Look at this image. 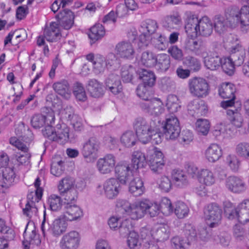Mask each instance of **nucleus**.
Listing matches in <instances>:
<instances>
[{
  "mask_svg": "<svg viewBox=\"0 0 249 249\" xmlns=\"http://www.w3.org/2000/svg\"><path fill=\"white\" fill-rule=\"evenodd\" d=\"M178 142L183 146L189 145L193 140V133L189 130H183L178 137Z\"/></svg>",
  "mask_w": 249,
  "mask_h": 249,
  "instance_id": "obj_59",
  "label": "nucleus"
},
{
  "mask_svg": "<svg viewBox=\"0 0 249 249\" xmlns=\"http://www.w3.org/2000/svg\"><path fill=\"white\" fill-rule=\"evenodd\" d=\"M147 163L153 172L160 173L165 164L162 152L157 148H154L152 151L149 152V154L147 155Z\"/></svg>",
  "mask_w": 249,
  "mask_h": 249,
  "instance_id": "obj_15",
  "label": "nucleus"
},
{
  "mask_svg": "<svg viewBox=\"0 0 249 249\" xmlns=\"http://www.w3.org/2000/svg\"><path fill=\"white\" fill-rule=\"evenodd\" d=\"M57 140L55 141L63 144L67 142L69 138V129L65 124H57Z\"/></svg>",
  "mask_w": 249,
  "mask_h": 249,
  "instance_id": "obj_44",
  "label": "nucleus"
},
{
  "mask_svg": "<svg viewBox=\"0 0 249 249\" xmlns=\"http://www.w3.org/2000/svg\"><path fill=\"white\" fill-rule=\"evenodd\" d=\"M171 59L170 56L166 53H160L157 55L156 62L154 67L159 72H164L170 67Z\"/></svg>",
  "mask_w": 249,
  "mask_h": 249,
  "instance_id": "obj_31",
  "label": "nucleus"
},
{
  "mask_svg": "<svg viewBox=\"0 0 249 249\" xmlns=\"http://www.w3.org/2000/svg\"><path fill=\"white\" fill-rule=\"evenodd\" d=\"M234 219L240 223H245L249 221V209H235Z\"/></svg>",
  "mask_w": 249,
  "mask_h": 249,
  "instance_id": "obj_64",
  "label": "nucleus"
},
{
  "mask_svg": "<svg viewBox=\"0 0 249 249\" xmlns=\"http://www.w3.org/2000/svg\"><path fill=\"white\" fill-rule=\"evenodd\" d=\"M121 183L128 184L129 191L135 196H139L142 195L144 192V187L142 179L139 177L134 178L133 173H132V178L128 179L125 183L119 180Z\"/></svg>",
  "mask_w": 249,
  "mask_h": 249,
  "instance_id": "obj_21",
  "label": "nucleus"
},
{
  "mask_svg": "<svg viewBox=\"0 0 249 249\" xmlns=\"http://www.w3.org/2000/svg\"><path fill=\"white\" fill-rule=\"evenodd\" d=\"M117 54L121 57L131 59L134 57L135 51L129 42L122 41L118 43L115 48Z\"/></svg>",
  "mask_w": 249,
  "mask_h": 249,
  "instance_id": "obj_24",
  "label": "nucleus"
},
{
  "mask_svg": "<svg viewBox=\"0 0 249 249\" xmlns=\"http://www.w3.org/2000/svg\"><path fill=\"white\" fill-rule=\"evenodd\" d=\"M132 163L118 164L116 167L115 173L119 180L125 183L132 178V173L140 168L144 167L147 163V157L141 151H134L132 156Z\"/></svg>",
  "mask_w": 249,
  "mask_h": 249,
  "instance_id": "obj_3",
  "label": "nucleus"
},
{
  "mask_svg": "<svg viewBox=\"0 0 249 249\" xmlns=\"http://www.w3.org/2000/svg\"><path fill=\"white\" fill-rule=\"evenodd\" d=\"M220 66L226 73L230 75L233 73L235 67L236 66L230 56L228 57L222 58Z\"/></svg>",
  "mask_w": 249,
  "mask_h": 249,
  "instance_id": "obj_56",
  "label": "nucleus"
},
{
  "mask_svg": "<svg viewBox=\"0 0 249 249\" xmlns=\"http://www.w3.org/2000/svg\"><path fill=\"white\" fill-rule=\"evenodd\" d=\"M235 86L231 83H223L219 87V95L224 99H235Z\"/></svg>",
  "mask_w": 249,
  "mask_h": 249,
  "instance_id": "obj_34",
  "label": "nucleus"
},
{
  "mask_svg": "<svg viewBox=\"0 0 249 249\" xmlns=\"http://www.w3.org/2000/svg\"><path fill=\"white\" fill-rule=\"evenodd\" d=\"M136 73L135 69L131 66H124L121 69V75L123 81L130 83Z\"/></svg>",
  "mask_w": 249,
  "mask_h": 249,
  "instance_id": "obj_49",
  "label": "nucleus"
},
{
  "mask_svg": "<svg viewBox=\"0 0 249 249\" xmlns=\"http://www.w3.org/2000/svg\"><path fill=\"white\" fill-rule=\"evenodd\" d=\"M73 0H61L60 1L63 10L61 11L56 16L60 25L65 30L71 29L74 23V14L73 12L69 9H65L67 6L71 5Z\"/></svg>",
  "mask_w": 249,
  "mask_h": 249,
  "instance_id": "obj_14",
  "label": "nucleus"
},
{
  "mask_svg": "<svg viewBox=\"0 0 249 249\" xmlns=\"http://www.w3.org/2000/svg\"><path fill=\"white\" fill-rule=\"evenodd\" d=\"M100 142L95 137H91L82 143L81 153L87 162H93L97 158Z\"/></svg>",
  "mask_w": 249,
  "mask_h": 249,
  "instance_id": "obj_10",
  "label": "nucleus"
},
{
  "mask_svg": "<svg viewBox=\"0 0 249 249\" xmlns=\"http://www.w3.org/2000/svg\"><path fill=\"white\" fill-rule=\"evenodd\" d=\"M171 177L174 185L178 188H183L189 185L188 177L185 172L182 170H173Z\"/></svg>",
  "mask_w": 249,
  "mask_h": 249,
  "instance_id": "obj_25",
  "label": "nucleus"
},
{
  "mask_svg": "<svg viewBox=\"0 0 249 249\" xmlns=\"http://www.w3.org/2000/svg\"><path fill=\"white\" fill-rule=\"evenodd\" d=\"M42 191L40 188H36V193H31L27 196V202L25 207L23 209V213L28 217H31L33 213H36L37 209L36 206V202H38L41 199Z\"/></svg>",
  "mask_w": 249,
  "mask_h": 249,
  "instance_id": "obj_19",
  "label": "nucleus"
},
{
  "mask_svg": "<svg viewBox=\"0 0 249 249\" xmlns=\"http://www.w3.org/2000/svg\"><path fill=\"white\" fill-rule=\"evenodd\" d=\"M170 229L167 225H160L156 229L152 231L151 236L157 241H163L169 238Z\"/></svg>",
  "mask_w": 249,
  "mask_h": 249,
  "instance_id": "obj_33",
  "label": "nucleus"
},
{
  "mask_svg": "<svg viewBox=\"0 0 249 249\" xmlns=\"http://www.w3.org/2000/svg\"><path fill=\"white\" fill-rule=\"evenodd\" d=\"M80 242L79 233L75 231L64 234L59 242L61 249H77Z\"/></svg>",
  "mask_w": 249,
  "mask_h": 249,
  "instance_id": "obj_17",
  "label": "nucleus"
},
{
  "mask_svg": "<svg viewBox=\"0 0 249 249\" xmlns=\"http://www.w3.org/2000/svg\"><path fill=\"white\" fill-rule=\"evenodd\" d=\"M183 48L188 52L199 56L207 54V46L204 41L196 37L188 36L183 44Z\"/></svg>",
  "mask_w": 249,
  "mask_h": 249,
  "instance_id": "obj_11",
  "label": "nucleus"
},
{
  "mask_svg": "<svg viewBox=\"0 0 249 249\" xmlns=\"http://www.w3.org/2000/svg\"><path fill=\"white\" fill-rule=\"evenodd\" d=\"M67 225L65 220L61 218L55 219L50 226L47 217L46 210L44 211L43 220L41 223V229L44 236L50 232L55 236L60 235L67 229Z\"/></svg>",
  "mask_w": 249,
  "mask_h": 249,
  "instance_id": "obj_9",
  "label": "nucleus"
},
{
  "mask_svg": "<svg viewBox=\"0 0 249 249\" xmlns=\"http://www.w3.org/2000/svg\"><path fill=\"white\" fill-rule=\"evenodd\" d=\"M93 66L96 73L103 72L106 69H107L105 57L100 54L96 55Z\"/></svg>",
  "mask_w": 249,
  "mask_h": 249,
  "instance_id": "obj_55",
  "label": "nucleus"
},
{
  "mask_svg": "<svg viewBox=\"0 0 249 249\" xmlns=\"http://www.w3.org/2000/svg\"><path fill=\"white\" fill-rule=\"evenodd\" d=\"M116 205L121 208L125 213L134 220H138L148 214L151 217H154L159 214V204L148 199L137 201L133 203L124 199H118Z\"/></svg>",
  "mask_w": 249,
  "mask_h": 249,
  "instance_id": "obj_2",
  "label": "nucleus"
},
{
  "mask_svg": "<svg viewBox=\"0 0 249 249\" xmlns=\"http://www.w3.org/2000/svg\"><path fill=\"white\" fill-rule=\"evenodd\" d=\"M197 131L203 135H206L210 129V123L206 119H200L197 120L196 124Z\"/></svg>",
  "mask_w": 249,
  "mask_h": 249,
  "instance_id": "obj_61",
  "label": "nucleus"
},
{
  "mask_svg": "<svg viewBox=\"0 0 249 249\" xmlns=\"http://www.w3.org/2000/svg\"><path fill=\"white\" fill-rule=\"evenodd\" d=\"M158 28L156 20L147 19L142 21L139 28L141 35L138 43L140 48L147 47L152 40V35L154 34Z\"/></svg>",
  "mask_w": 249,
  "mask_h": 249,
  "instance_id": "obj_6",
  "label": "nucleus"
},
{
  "mask_svg": "<svg viewBox=\"0 0 249 249\" xmlns=\"http://www.w3.org/2000/svg\"><path fill=\"white\" fill-rule=\"evenodd\" d=\"M59 25H60L59 22L58 23L52 22L50 26L44 30L43 35L39 36L37 37L36 44L39 47H44L43 53L45 55H48L49 52L48 46L45 43V39L50 42H55L61 37Z\"/></svg>",
  "mask_w": 249,
  "mask_h": 249,
  "instance_id": "obj_5",
  "label": "nucleus"
},
{
  "mask_svg": "<svg viewBox=\"0 0 249 249\" xmlns=\"http://www.w3.org/2000/svg\"><path fill=\"white\" fill-rule=\"evenodd\" d=\"M199 20L197 18H189L185 26V30L188 36L196 37L198 36V28Z\"/></svg>",
  "mask_w": 249,
  "mask_h": 249,
  "instance_id": "obj_37",
  "label": "nucleus"
},
{
  "mask_svg": "<svg viewBox=\"0 0 249 249\" xmlns=\"http://www.w3.org/2000/svg\"><path fill=\"white\" fill-rule=\"evenodd\" d=\"M116 158L113 154H107L99 158L96 162V167L99 172L103 175L110 174L115 168Z\"/></svg>",
  "mask_w": 249,
  "mask_h": 249,
  "instance_id": "obj_18",
  "label": "nucleus"
},
{
  "mask_svg": "<svg viewBox=\"0 0 249 249\" xmlns=\"http://www.w3.org/2000/svg\"><path fill=\"white\" fill-rule=\"evenodd\" d=\"M63 206V217L67 220H76L83 215V211L75 203H64Z\"/></svg>",
  "mask_w": 249,
  "mask_h": 249,
  "instance_id": "obj_20",
  "label": "nucleus"
},
{
  "mask_svg": "<svg viewBox=\"0 0 249 249\" xmlns=\"http://www.w3.org/2000/svg\"><path fill=\"white\" fill-rule=\"evenodd\" d=\"M48 203L52 211H57L62 207V200L61 197L56 195H51L48 199Z\"/></svg>",
  "mask_w": 249,
  "mask_h": 249,
  "instance_id": "obj_58",
  "label": "nucleus"
},
{
  "mask_svg": "<svg viewBox=\"0 0 249 249\" xmlns=\"http://www.w3.org/2000/svg\"><path fill=\"white\" fill-rule=\"evenodd\" d=\"M64 170V162L61 160H57L56 158H53L51 168V174L56 177H59Z\"/></svg>",
  "mask_w": 249,
  "mask_h": 249,
  "instance_id": "obj_50",
  "label": "nucleus"
},
{
  "mask_svg": "<svg viewBox=\"0 0 249 249\" xmlns=\"http://www.w3.org/2000/svg\"><path fill=\"white\" fill-rule=\"evenodd\" d=\"M163 128L166 139L175 140L178 138L180 133L179 122L178 118L174 115L167 116Z\"/></svg>",
  "mask_w": 249,
  "mask_h": 249,
  "instance_id": "obj_16",
  "label": "nucleus"
},
{
  "mask_svg": "<svg viewBox=\"0 0 249 249\" xmlns=\"http://www.w3.org/2000/svg\"><path fill=\"white\" fill-rule=\"evenodd\" d=\"M157 55L151 51L143 52L141 55V63L147 67H154L156 62Z\"/></svg>",
  "mask_w": 249,
  "mask_h": 249,
  "instance_id": "obj_41",
  "label": "nucleus"
},
{
  "mask_svg": "<svg viewBox=\"0 0 249 249\" xmlns=\"http://www.w3.org/2000/svg\"><path fill=\"white\" fill-rule=\"evenodd\" d=\"M117 177V179L114 178L107 179L102 185H98L97 187V192L108 199H113L117 197L121 190V182Z\"/></svg>",
  "mask_w": 249,
  "mask_h": 249,
  "instance_id": "obj_8",
  "label": "nucleus"
},
{
  "mask_svg": "<svg viewBox=\"0 0 249 249\" xmlns=\"http://www.w3.org/2000/svg\"><path fill=\"white\" fill-rule=\"evenodd\" d=\"M153 42L155 44L156 47L160 50H165L168 42L166 37L161 34H158L156 37H154Z\"/></svg>",
  "mask_w": 249,
  "mask_h": 249,
  "instance_id": "obj_62",
  "label": "nucleus"
},
{
  "mask_svg": "<svg viewBox=\"0 0 249 249\" xmlns=\"http://www.w3.org/2000/svg\"><path fill=\"white\" fill-rule=\"evenodd\" d=\"M160 121L158 125H156L149 135L150 139L148 140V142H151L153 143L158 144L161 142L163 135L160 131Z\"/></svg>",
  "mask_w": 249,
  "mask_h": 249,
  "instance_id": "obj_53",
  "label": "nucleus"
},
{
  "mask_svg": "<svg viewBox=\"0 0 249 249\" xmlns=\"http://www.w3.org/2000/svg\"><path fill=\"white\" fill-rule=\"evenodd\" d=\"M160 86L163 92H169L175 89L176 84L170 77H165L161 79Z\"/></svg>",
  "mask_w": 249,
  "mask_h": 249,
  "instance_id": "obj_57",
  "label": "nucleus"
},
{
  "mask_svg": "<svg viewBox=\"0 0 249 249\" xmlns=\"http://www.w3.org/2000/svg\"><path fill=\"white\" fill-rule=\"evenodd\" d=\"M159 119L147 120L143 117L136 118L134 122L133 126L137 136L142 143L148 142L150 134L156 125H158Z\"/></svg>",
  "mask_w": 249,
  "mask_h": 249,
  "instance_id": "obj_4",
  "label": "nucleus"
},
{
  "mask_svg": "<svg viewBox=\"0 0 249 249\" xmlns=\"http://www.w3.org/2000/svg\"><path fill=\"white\" fill-rule=\"evenodd\" d=\"M54 91L64 98L68 99L70 98L71 91L70 85L67 80H63L54 83L53 85Z\"/></svg>",
  "mask_w": 249,
  "mask_h": 249,
  "instance_id": "obj_32",
  "label": "nucleus"
},
{
  "mask_svg": "<svg viewBox=\"0 0 249 249\" xmlns=\"http://www.w3.org/2000/svg\"><path fill=\"white\" fill-rule=\"evenodd\" d=\"M137 136L132 131H127L124 132L120 137V142L124 146L131 147L135 145Z\"/></svg>",
  "mask_w": 249,
  "mask_h": 249,
  "instance_id": "obj_38",
  "label": "nucleus"
},
{
  "mask_svg": "<svg viewBox=\"0 0 249 249\" xmlns=\"http://www.w3.org/2000/svg\"><path fill=\"white\" fill-rule=\"evenodd\" d=\"M241 109H228L227 114L231 123L237 128H240L243 124V117L240 112Z\"/></svg>",
  "mask_w": 249,
  "mask_h": 249,
  "instance_id": "obj_35",
  "label": "nucleus"
},
{
  "mask_svg": "<svg viewBox=\"0 0 249 249\" xmlns=\"http://www.w3.org/2000/svg\"><path fill=\"white\" fill-rule=\"evenodd\" d=\"M221 147L216 143L211 144L206 150L205 156L206 159L211 162L218 160L222 156Z\"/></svg>",
  "mask_w": 249,
  "mask_h": 249,
  "instance_id": "obj_28",
  "label": "nucleus"
},
{
  "mask_svg": "<svg viewBox=\"0 0 249 249\" xmlns=\"http://www.w3.org/2000/svg\"><path fill=\"white\" fill-rule=\"evenodd\" d=\"M225 185L229 190L234 193H240L246 189L245 183L241 178L234 176L228 177Z\"/></svg>",
  "mask_w": 249,
  "mask_h": 249,
  "instance_id": "obj_23",
  "label": "nucleus"
},
{
  "mask_svg": "<svg viewBox=\"0 0 249 249\" xmlns=\"http://www.w3.org/2000/svg\"><path fill=\"white\" fill-rule=\"evenodd\" d=\"M213 23L208 17L204 16L199 20L198 36H210L213 33Z\"/></svg>",
  "mask_w": 249,
  "mask_h": 249,
  "instance_id": "obj_30",
  "label": "nucleus"
},
{
  "mask_svg": "<svg viewBox=\"0 0 249 249\" xmlns=\"http://www.w3.org/2000/svg\"><path fill=\"white\" fill-rule=\"evenodd\" d=\"M88 89L91 96L95 98L100 97L104 94L102 85L96 80L89 82Z\"/></svg>",
  "mask_w": 249,
  "mask_h": 249,
  "instance_id": "obj_40",
  "label": "nucleus"
},
{
  "mask_svg": "<svg viewBox=\"0 0 249 249\" xmlns=\"http://www.w3.org/2000/svg\"><path fill=\"white\" fill-rule=\"evenodd\" d=\"M231 57L236 66H241L246 57V51L241 44L238 43L231 49Z\"/></svg>",
  "mask_w": 249,
  "mask_h": 249,
  "instance_id": "obj_26",
  "label": "nucleus"
},
{
  "mask_svg": "<svg viewBox=\"0 0 249 249\" xmlns=\"http://www.w3.org/2000/svg\"><path fill=\"white\" fill-rule=\"evenodd\" d=\"M235 152L239 156L249 159V143L247 142L239 143L236 146Z\"/></svg>",
  "mask_w": 249,
  "mask_h": 249,
  "instance_id": "obj_60",
  "label": "nucleus"
},
{
  "mask_svg": "<svg viewBox=\"0 0 249 249\" xmlns=\"http://www.w3.org/2000/svg\"><path fill=\"white\" fill-rule=\"evenodd\" d=\"M139 106L143 112L154 117L160 116L165 111L163 103L159 98L155 97L149 101H142L140 103Z\"/></svg>",
  "mask_w": 249,
  "mask_h": 249,
  "instance_id": "obj_13",
  "label": "nucleus"
},
{
  "mask_svg": "<svg viewBox=\"0 0 249 249\" xmlns=\"http://www.w3.org/2000/svg\"><path fill=\"white\" fill-rule=\"evenodd\" d=\"M127 244L131 249H139L141 246V242L139 235L136 232H130L127 237Z\"/></svg>",
  "mask_w": 249,
  "mask_h": 249,
  "instance_id": "obj_52",
  "label": "nucleus"
},
{
  "mask_svg": "<svg viewBox=\"0 0 249 249\" xmlns=\"http://www.w3.org/2000/svg\"><path fill=\"white\" fill-rule=\"evenodd\" d=\"M188 88L192 96L199 98H205L210 93V86L207 81L199 77L190 78L188 82Z\"/></svg>",
  "mask_w": 249,
  "mask_h": 249,
  "instance_id": "obj_7",
  "label": "nucleus"
},
{
  "mask_svg": "<svg viewBox=\"0 0 249 249\" xmlns=\"http://www.w3.org/2000/svg\"><path fill=\"white\" fill-rule=\"evenodd\" d=\"M166 106L170 112H177L181 107L178 96L174 94L169 95L167 97Z\"/></svg>",
  "mask_w": 249,
  "mask_h": 249,
  "instance_id": "obj_45",
  "label": "nucleus"
},
{
  "mask_svg": "<svg viewBox=\"0 0 249 249\" xmlns=\"http://www.w3.org/2000/svg\"><path fill=\"white\" fill-rule=\"evenodd\" d=\"M58 189L60 194L65 193L71 189H75L73 179L70 177L62 178L59 181Z\"/></svg>",
  "mask_w": 249,
  "mask_h": 249,
  "instance_id": "obj_48",
  "label": "nucleus"
},
{
  "mask_svg": "<svg viewBox=\"0 0 249 249\" xmlns=\"http://www.w3.org/2000/svg\"><path fill=\"white\" fill-rule=\"evenodd\" d=\"M246 8L242 9L241 17L240 16L239 8L236 6L227 8L225 11L224 16L218 15L213 18L214 28L216 32L221 34L225 32L228 27L235 28L240 24L241 30L249 28V15Z\"/></svg>",
  "mask_w": 249,
  "mask_h": 249,
  "instance_id": "obj_1",
  "label": "nucleus"
},
{
  "mask_svg": "<svg viewBox=\"0 0 249 249\" xmlns=\"http://www.w3.org/2000/svg\"><path fill=\"white\" fill-rule=\"evenodd\" d=\"M197 180L202 185L211 186L215 183L216 177L210 169H201L199 171Z\"/></svg>",
  "mask_w": 249,
  "mask_h": 249,
  "instance_id": "obj_29",
  "label": "nucleus"
},
{
  "mask_svg": "<svg viewBox=\"0 0 249 249\" xmlns=\"http://www.w3.org/2000/svg\"><path fill=\"white\" fill-rule=\"evenodd\" d=\"M159 206L160 211L165 215H169L173 213L174 206H172L171 200L167 197L162 198Z\"/></svg>",
  "mask_w": 249,
  "mask_h": 249,
  "instance_id": "obj_54",
  "label": "nucleus"
},
{
  "mask_svg": "<svg viewBox=\"0 0 249 249\" xmlns=\"http://www.w3.org/2000/svg\"><path fill=\"white\" fill-rule=\"evenodd\" d=\"M185 238L189 242L190 245L192 243L197 239V234L195 227L191 224L187 223L184 227Z\"/></svg>",
  "mask_w": 249,
  "mask_h": 249,
  "instance_id": "obj_46",
  "label": "nucleus"
},
{
  "mask_svg": "<svg viewBox=\"0 0 249 249\" xmlns=\"http://www.w3.org/2000/svg\"><path fill=\"white\" fill-rule=\"evenodd\" d=\"M201 57L203 59L205 66L211 70H216L221 64L222 58L216 53H211L208 49L207 54Z\"/></svg>",
  "mask_w": 249,
  "mask_h": 249,
  "instance_id": "obj_27",
  "label": "nucleus"
},
{
  "mask_svg": "<svg viewBox=\"0 0 249 249\" xmlns=\"http://www.w3.org/2000/svg\"><path fill=\"white\" fill-rule=\"evenodd\" d=\"M73 94L79 101L84 102L87 99L85 89L81 83H76L75 84L73 88Z\"/></svg>",
  "mask_w": 249,
  "mask_h": 249,
  "instance_id": "obj_63",
  "label": "nucleus"
},
{
  "mask_svg": "<svg viewBox=\"0 0 249 249\" xmlns=\"http://www.w3.org/2000/svg\"><path fill=\"white\" fill-rule=\"evenodd\" d=\"M105 34L104 27L101 24H96L90 30L89 34V38L93 42L102 38Z\"/></svg>",
  "mask_w": 249,
  "mask_h": 249,
  "instance_id": "obj_43",
  "label": "nucleus"
},
{
  "mask_svg": "<svg viewBox=\"0 0 249 249\" xmlns=\"http://www.w3.org/2000/svg\"><path fill=\"white\" fill-rule=\"evenodd\" d=\"M15 178V173L13 168L0 167V185L2 187L8 188L12 185Z\"/></svg>",
  "mask_w": 249,
  "mask_h": 249,
  "instance_id": "obj_22",
  "label": "nucleus"
},
{
  "mask_svg": "<svg viewBox=\"0 0 249 249\" xmlns=\"http://www.w3.org/2000/svg\"><path fill=\"white\" fill-rule=\"evenodd\" d=\"M173 212L178 218L182 219L188 216L189 213V208L183 202L178 201L174 205Z\"/></svg>",
  "mask_w": 249,
  "mask_h": 249,
  "instance_id": "obj_42",
  "label": "nucleus"
},
{
  "mask_svg": "<svg viewBox=\"0 0 249 249\" xmlns=\"http://www.w3.org/2000/svg\"><path fill=\"white\" fill-rule=\"evenodd\" d=\"M188 110L193 111L198 115H204L207 112L208 108L205 103L202 100H194L188 106Z\"/></svg>",
  "mask_w": 249,
  "mask_h": 249,
  "instance_id": "obj_36",
  "label": "nucleus"
},
{
  "mask_svg": "<svg viewBox=\"0 0 249 249\" xmlns=\"http://www.w3.org/2000/svg\"><path fill=\"white\" fill-rule=\"evenodd\" d=\"M204 214L206 222L209 227L215 228L220 224L222 210L216 203L208 205L204 209Z\"/></svg>",
  "mask_w": 249,
  "mask_h": 249,
  "instance_id": "obj_12",
  "label": "nucleus"
},
{
  "mask_svg": "<svg viewBox=\"0 0 249 249\" xmlns=\"http://www.w3.org/2000/svg\"><path fill=\"white\" fill-rule=\"evenodd\" d=\"M139 78L142 82V85L152 87L155 83L156 76L154 73L150 71L142 70L139 73Z\"/></svg>",
  "mask_w": 249,
  "mask_h": 249,
  "instance_id": "obj_39",
  "label": "nucleus"
},
{
  "mask_svg": "<svg viewBox=\"0 0 249 249\" xmlns=\"http://www.w3.org/2000/svg\"><path fill=\"white\" fill-rule=\"evenodd\" d=\"M183 63L184 65L194 71H199L201 68L200 60L196 57L193 56L189 55L185 57L183 59Z\"/></svg>",
  "mask_w": 249,
  "mask_h": 249,
  "instance_id": "obj_47",
  "label": "nucleus"
},
{
  "mask_svg": "<svg viewBox=\"0 0 249 249\" xmlns=\"http://www.w3.org/2000/svg\"><path fill=\"white\" fill-rule=\"evenodd\" d=\"M171 244L174 249H186L191 245L185 238L178 236H174L171 239Z\"/></svg>",
  "mask_w": 249,
  "mask_h": 249,
  "instance_id": "obj_51",
  "label": "nucleus"
}]
</instances>
